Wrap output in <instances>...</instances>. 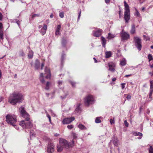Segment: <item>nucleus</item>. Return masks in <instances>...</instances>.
<instances>
[{"instance_id": "nucleus-1", "label": "nucleus", "mask_w": 153, "mask_h": 153, "mask_svg": "<svg viewBox=\"0 0 153 153\" xmlns=\"http://www.w3.org/2000/svg\"><path fill=\"white\" fill-rule=\"evenodd\" d=\"M20 112L22 117L25 119V120H22L20 123V125L22 126L23 128L30 129L33 126L32 121L30 120V115L27 113L24 107L21 106L19 108Z\"/></svg>"}, {"instance_id": "nucleus-2", "label": "nucleus", "mask_w": 153, "mask_h": 153, "mask_svg": "<svg viewBox=\"0 0 153 153\" xmlns=\"http://www.w3.org/2000/svg\"><path fill=\"white\" fill-rule=\"evenodd\" d=\"M24 100L22 93L19 91H14L11 94L8 98V102L11 105H15L22 102Z\"/></svg>"}, {"instance_id": "nucleus-3", "label": "nucleus", "mask_w": 153, "mask_h": 153, "mask_svg": "<svg viewBox=\"0 0 153 153\" xmlns=\"http://www.w3.org/2000/svg\"><path fill=\"white\" fill-rule=\"evenodd\" d=\"M6 121L8 124L13 126L17 130L19 127L15 124L17 121L16 117L14 115L8 114L6 117Z\"/></svg>"}, {"instance_id": "nucleus-4", "label": "nucleus", "mask_w": 153, "mask_h": 153, "mask_svg": "<svg viewBox=\"0 0 153 153\" xmlns=\"http://www.w3.org/2000/svg\"><path fill=\"white\" fill-rule=\"evenodd\" d=\"M125 7V12L124 14V19L126 23H128L129 20L130 19V11L128 5L125 1H124Z\"/></svg>"}, {"instance_id": "nucleus-5", "label": "nucleus", "mask_w": 153, "mask_h": 153, "mask_svg": "<svg viewBox=\"0 0 153 153\" xmlns=\"http://www.w3.org/2000/svg\"><path fill=\"white\" fill-rule=\"evenodd\" d=\"M95 101L94 97L91 95L87 96L84 99L85 104L87 106H88L90 105L93 104Z\"/></svg>"}, {"instance_id": "nucleus-6", "label": "nucleus", "mask_w": 153, "mask_h": 153, "mask_svg": "<svg viewBox=\"0 0 153 153\" xmlns=\"http://www.w3.org/2000/svg\"><path fill=\"white\" fill-rule=\"evenodd\" d=\"M134 40L136 47L139 51H140L142 47L141 39L138 37L135 36L134 37Z\"/></svg>"}, {"instance_id": "nucleus-7", "label": "nucleus", "mask_w": 153, "mask_h": 153, "mask_svg": "<svg viewBox=\"0 0 153 153\" xmlns=\"http://www.w3.org/2000/svg\"><path fill=\"white\" fill-rule=\"evenodd\" d=\"M59 144L63 148L66 149H68L71 146L69 143H68L65 140L62 138L60 139Z\"/></svg>"}, {"instance_id": "nucleus-8", "label": "nucleus", "mask_w": 153, "mask_h": 153, "mask_svg": "<svg viewBox=\"0 0 153 153\" xmlns=\"http://www.w3.org/2000/svg\"><path fill=\"white\" fill-rule=\"evenodd\" d=\"M54 151V146L53 143H48L47 148V152L48 153H52Z\"/></svg>"}, {"instance_id": "nucleus-9", "label": "nucleus", "mask_w": 153, "mask_h": 153, "mask_svg": "<svg viewBox=\"0 0 153 153\" xmlns=\"http://www.w3.org/2000/svg\"><path fill=\"white\" fill-rule=\"evenodd\" d=\"M122 40H126L130 37L129 34L127 33L122 30L120 33Z\"/></svg>"}, {"instance_id": "nucleus-10", "label": "nucleus", "mask_w": 153, "mask_h": 153, "mask_svg": "<svg viewBox=\"0 0 153 153\" xmlns=\"http://www.w3.org/2000/svg\"><path fill=\"white\" fill-rule=\"evenodd\" d=\"M75 119L74 117L66 118L63 119L62 123L63 124H68L71 123Z\"/></svg>"}, {"instance_id": "nucleus-11", "label": "nucleus", "mask_w": 153, "mask_h": 153, "mask_svg": "<svg viewBox=\"0 0 153 153\" xmlns=\"http://www.w3.org/2000/svg\"><path fill=\"white\" fill-rule=\"evenodd\" d=\"M102 31V30L100 29H98L97 30H93V35L95 37H99L101 35Z\"/></svg>"}, {"instance_id": "nucleus-12", "label": "nucleus", "mask_w": 153, "mask_h": 153, "mask_svg": "<svg viewBox=\"0 0 153 153\" xmlns=\"http://www.w3.org/2000/svg\"><path fill=\"white\" fill-rule=\"evenodd\" d=\"M47 28V25H43V26L40 31V33L42 35H43L45 34L46 32V30Z\"/></svg>"}, {"instance_id": "nucleus-13", "label": "nucleus", "mask_w": 153, "mask_h": 153, "mask_svg": "<svg viewBox=\"0 0 153 153\" xmlns=\"http://www.w3.org/2000/svg\"><path fill=\"white\" fill-rule=\"evenodd\" d=\"M3 25L1 22H0V37L1 39H3Z\"/></svg>"}, {"instance_id": "nucleus-14", "label": "nucleus", "mask_w": 153, "mask_h": 153, "mask_svg": "<svg viewBox=\"0 0 153 153\" xmlns=\"http://www.w3.org/2000/svg\"><path fill=\"white\" fill-rule=\"evenodd\" d=\"M45 71L46 73L48 74V75L46 76V78H50L51 76V74L49 68L48 67H46L45 68Z\"/></svg>"}, {"instance_id": "nucleus-15", "label": "nucleus", "mask_w": 153, "mask_h": 153, "mask_svg": "<svg viewBox=\"0 0 153 153\" xmlns=\"http://www.w3.org/2000/svg\"><path fill=\"white\" fill-rule=\"evenodd\" d=\"M40 66V62L37 59L35 60V68L36 69H38Z\"/></svg>"}, {"instance_id": "nucleus-16", "label": "nucleus", "mask_w": 153, "mask_h": 153, "mask_svg": "<svg viewBox=\"0 0 153 153\" xmlns=\"http://www.w3.org/2000/svg\"><path fill=\"white\" fill-rule=\"evenodd\" d=\"M61 28V26L60 25H58L57 26V28L56 29V32H55V35L56 36H57L58 35H59L60 34V33L59 32V30Z\"/></svg>"}, {"instance_id": "nucleus-17", "label": "nucleus", "mask_w": 153, "mask_h": 153, "mask_svg": "<svg viewBox=\"0 0 153 153\" xmlns=\"http://www.w3.org/2000/svg\"><path fill=\"white\" fill-rule=\"evenodd\" d=\"M101 39L102 46L104 47L105 48V45L106 44V40L105 38L103 36H102L101 37Z\"/></svg>"}, {"instance_id": "nucleus-18", "label": "nucleus", "mask_w": 153, "mask_h": 153, "mask_svg": "<svg viewBox=\"0 0 153 153\" xmlns=\"http://www.w3.org/2000/svg\"><path fill=\"white\" fill-rule=\"evenodd\" d=\"M135 25L134 24H133L131 25V28L130 31L131 33V34H133L135 33Z\"/></svg>"}, {"instance_id": "nucleus-19", "label": "nucleus", "mask_w": 153, "mask_h": 153, "mask_svg": "<svg viewBox=\"0 0 153 153\" xmlns=\"http://www.w3.org/2000/svg\"><path fill=\"white\" fill-rule=\"evenodd\" d=\"M80 104H78L76 106V107L75 110V112H79L81 111V108H80Z\"/></svg>"}, {"instance_id": "nucleus-20", "label": "nucleus", "mask_w": 153, "mask_h": 153, "mask_svg": "<svg viewBox=\"0 0 153 153\" xmlns=\"http://www.w3.org/2000/svg\"><path fill=\"white\" fill-rule=\"evenodd\" d=\"M105 57L106 58H109L111 55V53L110 51H106L105 53Z\"/></svg>"}, {"instance_id": "nucleus-21", "label": "nucleus", "mask_w": 153, "mask_h": 153, "mask_svg": "<svg viewBox=\"0 0 153 153\" xmlns=\"http://www.w3.org/2000/svg\"><path fill=\"white\" fill-rule=\"evenodd\" d=\"M57 151L58 152H62V150L63 149V148L62 146L60 144L59 145L57 146Z\"/></svg>"}, {"instance_id": "nucleus-22", "label": "nucleus", "mask_w": 153, "mask_h": 153, "mask_svg": "<svg viewBox=\"0 0 153 153\" xmlns=\"http://www.w3.org/2000/svg\"><path fill=\"white\" fill-rule=\"evenodd\" d=\"M109 67V70L111 71L112 72H114L115 71V69L114 68L113 65L111 64H109L108 65Z\"/></svg>"}, {"instance_id": "nucleus-23", "label": "nucleus", "mask_w": 153, "mask_h": 153, "mask_svg": "<svg viewBox=\"0 0 153 153\" xmlns=\"http://www.w3.org/2000/svg\"><path fill=\"white\" fill-rule=\"evenodd\" d=\"M33 52L32 50H30L29 51L28 55V57L29 59H31L33 57Z\"/></svg>"}, {"instance_id": "nucleus-24", "label": "nucleus", "mask_w": 153, "mask_h": 153, "mask_svg": "<svg viewBox=\"0 0 153 153\" xmlns=\"http://www.w3.org/2000/svg\"><path fill=\"white\" fill-rule=\"evenodd\" d=\"M78 127L81 130H85L86 129V127L82 124H79Z\"/></svg>"}, {"instance_id": "nucleus-25", "label": "nucleus", "mask_w": 153, "mask_h": 153, "mask_svg": "<svg viewBox=\"0 0 153 153\" xmlns=\"http://www.w3.org/2000/svg\"><path fill=\"white\" fill-rule=\"evenodd\" d=\"M120 64L121 66H125L126 65V60L125 59H123L120 61Z\"/></svg>"}, {"instance_id": "nucleus-26", "label": "nucleus", "mask_w": 153, "mask_h": 153, "mask_svg": "<svg viewBox=\"0 0 153 153\" xmlns=\"http://www.w3.org/2000/svg\"><path fill=\"white\" fill-rule=\"evenodd\" d=\"M65 54H62L61 56V65H63L64 63V61L65 59Z\"/></svg>"}, {"instance_id": "nucleus-27", "label": "nucleus", "mask_w": 153, "mask_h": 153, "mask_svg": "<svg viewBox=\"0 0 153 153\" xmlns=\"http://www.w3.org/2000/svg\"><path fill=\"white\" fill-rule=\"evenodd\" d=\"M119 143V141L117 139L116 140H114L113 141V143L114 146H118V144Z\"/></svg>"}, {"instance_id": "nucleus-28", "label": "nucleus", "mask_w": 153, "mask_h": 153, "mask_svg": "<svg viewBox=\"0 0 153 153\" xmlns=\"http://www.w3.org/2000/svg\"><path fill=\"white\" fill-rule=\"evenodd\" d=\"M134 136H138L140 137H142L143 136V134L140 132H135L134 133Z\"/></svg>"}, {"instance_id": "nucleus-29", "label": "nucleus", "mask_w": 153, "mask_h": 153, "mask_svg": "<svg viewBox=\"0 0 153 153\" xmlns=\"http://www.w3.org/2000/svg\"><path fill=\"white\" fill-rule=\"evenodd\" d=\"M66 40L64 38H63L62 42V46L63 47H65L66 45Z\"/></svg>"}, {"instance_id": "nucleus-30", "label": "nucleus", "mask_w": 153, "mask_h": 153, "mask_svg": "<svg viewBox=\"0 0 153 153\" xmlns=\"http://www.w3.org/2000/svg\"><path fill=\"white\" fill-rule=\"evenodd\" d=\"M108 35V39H111L115 37L114 35L110 33H109Z\"/></svg>"}, {"instance_id": "nucleus-31", "label": "nucleus", "mask_w": 153, "mask_h": 153, "mask_svg": "<svg viewBox=\"0 0 153 153\" xmlns=\"http://www.w3.org/2000/svg\"><path fill=\"white\" fill-rule=\"evenodd\" d=\"M148 59H149V62H150L153 59V57L151 54H149L148 56Z\"/></svg>"}, {"instance_id": "nucleus-32", "label": "nucleus", "mask_w": 153, "mask_h": 153, "mask_svg": "<svg viewBox=\"0 0 153 153\" xmlns=\"http://www.w3.org/2000/svg\"><path fill=\"white\" fill-rule=\"evenodd\" d=\"M101 122V120L100 119V117H97L95 120V122L96 123H100Z\"/></svg>"}, {"instance_id": "nucleus-33", "label": "nucleus", "mask_w": 153, "mask_h": 153, "mask_svg": "<svg viewBox=\"0 0 153 153\" xmlns=\"http://www.w3.org/2000/svg\"><path fill=\"white\" fill-rule=\"evenodd\" d=\"M153 90L150 89V92L149 94V98L151 99L152 98V95L153 93Z\"/></svg>"}, {"instance_id": "nucleus-34", "label": "nucleus", "mask_w": 153, "mask_h": 153, "mask_svg": "<svg viewBox=\"0 0 153 153\" xmlns=\"http://www.w3.org/2000/svg\"><path fill=\"white\" fill-rule=\"evenodd\" d=\"M50 82H47L46 83V86L45 88V89L46 90H48L49 89V85H50Z\"/></svg>"}, {"instance_id": "nucleus-35", "label": "nucleus", "mask_w": 153, "mask_h": 153, "mask_svg": "<svg viewBox=\"0 0 153 153\" xmlns=\"http://www.w3.org/2000/svg\"><path fill=\"white\" fill-rule=\"evenodd\" d=\"M15 22L18 25L19 27L20 28V21L17 19H15Z\"/></svg>"}, {"instance_id": "nucleus-36", "label": "nucleus", "mask_w": 153, "mask_h": 153, "mask_svg": "<svg viewBox=\"0 0 153 153\" xmlns=\"http://www.w3.org/2000/svg\"><path fill=\"white\" fill-rule=\"evenodd\" d=\"M135 10L136 12L135 13V16H137L140 17V15L137 10L136 8Z\"/></svg>"}, {"instance_id": "nucleus-37", "label": "nucleus", "mask_w": 153, "mask_h": 153, "mask_svg": "<svg viewBox=\"0 0 153 153\" xmlns=\"http://www.w3.org/2000/svg\"><path fill=\"white\" fill-rule=\"evenodd\" d=\"M64 13L63 12H61L59 13V17L62 18L64 17Z\"/></svg>"}, {"instance_id": "nucleus-38", "label": "nucleus", "mask_w": 153, "mask_h": 153, "mask_svg": "<svg viewBox=\"0 0 153 153\" xmlns=\"http://www.w3.org/2000/svg\"><path fill=\"white\" fill-rule=\"evenodd\" d=\"M150 89L153 90V80H150Z\"/></svg>"}, {"instance_id": "nucleus-39", "label": "nucleus", "mask_w": 153, "mask_h": 153, "mask_svg": "<svg viewBox=\"0 0 153 153\" xmlns=\"http://www.w3.org/2000/svg\"><path fill=\"white\" fill-rule=\"evenodd\" d=\"M149 153H153V148L151 146H150L149 149Z\"/></svg>"}, {"instance_id": "nucleus-40", "label": "nucleus", "mask_w": 153, "mask_h": 153, "mask_svg": "<svg viewBox=\"0 0 153 153\" xmlns=\"http://www.w3.org/2000/svg\"><path fill=\"white\" fill-rule=\"evenodd\" d=\"M71 135L73 137L74 139H76L77 138V134L75 133L72 132L71 134Z\"/></svg>"}, {"instance_id": "nucleus-41", "label": "nucleus", "mask_w": 153, "mask_h": 153, "mask_svg": "<svg viewBox=\"0 0 153 153\" xmlns=\"http://www.w3.org/2000/svg\"><path fill=\"white\" fill-rule=\"evenodd\" d=\"M131 96L130 94H127V96L126 97V98L128 100H130L131 99Z\"/></svg>"}, {"instance_id": "nucleus-42", "label": "nucleus", "mask_w": 153, "mask_h": 153, "mask_svg": "<svg viewBox=\"0 0 153 153\" xmlns=\"http://www.w3.org/2000/svg\"><path fill=\"white\" fill-rule=\"evenodd\" d=\"M67 127L68 129H71L73 128L74 126L72 125H68Z\"/></svg>"}, {"instance_id": "nucleus-43", "label": "nucleus", "mask_w": 153, "mask_h": 153, "mask_svg": "<svg viewBox=\"0 0 153 153\" xmlns=\"http://www.w3.org/2000/svg\"><path fill=\"white\" fill-rule=\"evenodd\" d=\"M40 81L42 83V84H44L45 83V80L43 78H39Z\"/></svg>"}, {"instance_id": "nucleus-44", "label": "nucleus", "mask_w": 153, "mask_h": 153, "mask_svg": "<svg viewBox=\"0 0 153 153\" xmlns=\"http://www.w3.org/2000/svg\"><path fill=\"white\" fill-rule=\"evenodd\" d=\"M47 117L48 118L50 123H51V117L48 114H47Z\"/></svg>"}, {"instance_id": "nucleus-45", "label": "nucleus", "mask_w": 153, "mask_h": 153, "mask_svg": "<svg viewBox=\"0 0 153 153\" xmlns=\"http://www.w3.org/2000/svg\"><path fill=\"white\" fill-rule=\"evenodd\" d=\"M124 123L125 125V126H126V127H128V123L127 122V120H125L124 121Z\"/></svg>"}, {"instance_id": "nucleus-46", "label": "nucleus", "mask_w": 153, "mask_h": 153, "mask_svg": "<svg viewBox=\"0 0 153 153\" xmlns=\"http://www.w3.org/2000/svg\"><path fill=\"white\" fill-rule=\"evenodd\" d=\"M39 16V14H34L32 16V18H34V17H35L36 16Z\"/></svg>"}, {"instance_id": "nucleus-47", "label": "nucleus", "mask_w": 153, "mask_h": 153, "mask_svg": "<svg viewBox=\"0 0 153 153\" xmlns=\"http://www.w3.org/2000/svg\"><path fill=\"white\" fill-rule=\"evenodd\" d=\"M119 17L120 18L122 16V14L121 13V11L120 10L119 12Z\"/></svg>"}, {"instance_id": "nucleus-48", "label": "nucleus", "mask_w": 153, "mask_h": 153, "mask_svg": "<svg viewBox=\"0 0 153 153\" xmlns=\"http://www.w3.org/2000/svg\"><path fill=\"white\" fill-rule=\"evenodd\" d=\"M81 10H80L79 12V15H78V20H79L80 18V16H81Z\"/></svg>"}, {"instance_id": "nucleus-49", "label": "nucleus", "mask_w": 153, "mask_h": 153, "mask_svg": "<svg viewBox=\"0 0 153 153\" xmlns=\"http://www.w3.org/2000/svg\"><path fill=\"white\" fill-rule=\"evenodd\" d=\"M110 122L111 124H112L113 123H114V121L112 119H111L110 120Z\"/></svg>"}, {"instance_id": "nucleus-50", "label": "nucleus", "mask_w": 153, "mask_h": 153, "mask_svg": "<svg viewBox=\"0 0 153 153\" xmlns=\"http://www.w3.org/2000/svg\"><path fill=\"white\" fill-rule=\"evenodd\" d=\"M125 83L121 84L122 88V89H123L125 87Z\"/></svg>"}, {"instance_id": "nucleus-51", "label": "nucleus", "mask_w": 153, "mask_h": 153, "mask_svg": "<svg viewBox=\"0 0 153 153\" xmlns=\"http://www.w3.org/2000/svg\"><path fill=\"white\" fill-rule=\"evenodd\" d=\"M71 84L72 85V86L74 87V85L75 84V83L74 82H71Z\"/></svg>"}, {"instance_id": "nucleus-52", "label": "nucleus", "mask_w": 153, "mask_h": 153, "mask_svg": "<svg viewBox=\"0 0 153 153\" xmlns=\"http://www.w3.org/2000/svg\"><path fill=\"white\" fill-rule=\"evenodd\" d=\"M2 19V14L0 12V20H1Z\"/></svg>"}, {"instance_id": "nucleus-53", "label": "nucleus", "mask_w": 153, "mask_h": 153, "mask_svg": "<svg viewBox=\"0 0 153 153\" xmlns=\"http://www.w3.org/2000/svg\"><path fill=\"white\" fill-rule=\"evenodd\" d=\"M44 66V64L43 63H42L41 65V70H42L43 69V67Z\"/></svg>"}, {"instance_id": "nucleus-54", "label": "nucleus", "mask_w": 153, "mask_h": 153, "mask_svg": "<svg viewBox=\"0 0 153 153\" xmlns=\"http://www.w3.org/2000/svg\"><path fill=\"white\" fill-rule=\"evenodd\" d=\"M43 74L42 73H41L40 75V78H41V77H42V78H43Z\"/></svg>"}, {"instance_id": "nucleus-55", "label": "nucleus", "mask_w": 153, "mask_h": 153, "mask_svg": "<svg viewBox=\"0 0 153 153\" xmlns=\"http://www.w3.org/2000/svg\"><path fill=\"white\" fill-rule=\"evenodd\" d=\"M105 2L107 4L109 3L110 0H105Z\"/></svg>"}, {"instance_id": "nucleus-56", "label": "nucleus", "mask_w": 153, "mask_h": 153, "mask_svg": "<svg viewBox=\"0 0 153 153\" xmlns=\"http://www.w3.org/2000/svg\"><path fill=\"white\" fill-rule=\"evenodd\" d=\"M149 74L152 76L153 75V71H152V72H149Z\"/></svg>"}, {"instance_id": "nucleus-57", "label": "nucleus", "mask_w": 153, "mask_h": 153, "mask_svg": "<svg viewBox=\"0 0 153 153\" xmlns=\"http://www.w3.org/2000/svg\"><path fill=\"white\" fill-rule=\"evenodd\" d=\"M58 83L59 85L62 84V82L61 81H59L58 82Z\"/></svg>"}, {"instance_id": "nucleus-58", "label": "nucleus", "mask_w": 153, "mask_h": 153, "mask_svg": "<svg viewBox=\"0 0 153 153\" xmlns=\"http://www.w3.org/2000/svg\"><path fill=\"white\" fill-rule=\"evenodd\" d=\"M66 95H65L63 97H62V96H61V97L62 98V99H64L66 97Z\"/></svg>"}, {"instance_id": "nucleus-59", "label": "nucleus", "mask_w": 153, "mask_h": 153, "mask_svg": "<svg viewBox=\"0 0 153 153\" xmlns=\"http://www.w3.org/2000/svg\"><path fill=\"white\" fill-rule=\"evenodd\" d=\"M116 80V78H115V77H114V78H113L112 79V81H113V82H114V81H115Z\"/></svg>"}, {"instance_id": "nucleus-60", "label": "nucleus", "mask_w": 153, "mask_h": 153, "mask_svg": "<svg viewBox=\"0 0 153 153\" xmlns=\"http://www.w3.org/2000/svg\"><path fill=\"white\" fill-rule=\"evenodd\" d=\"M93 59H94V62H95V63L97 62V60L96 59V58H94H94Z\"/></svg>"}, {"instance_id": "nucleus-61", "label": "nucleus", "mask_w": 153, "mask_h": 153, "mask_svg": "<svg viewBox=\"0 0 153 153\" xmlns=\"http://www.w3.org/2000/svg\"><path fill=\"white\" fill-rule=\"evenodd\" d=\"M59 135V134L58 133H56L54 135L56 136L57 137Z\"/></svg>"}, {"instance_id": "nucleus-62", "label": "nucleus", "mask_w": 153, "mask_h": 153, "mask_svg": "<svg viewBox=\"0 0 153 153\" xmlns=\"http://www.w3.org/2000/svg\"><path fill=\"white\" fill-rule=\"evenodd\" d=\"M131 75V74H129V75H127L125 76V77H127L128 76H130Z\"/></svg>"}, {"instance_id": "nucleus-63", "label": "nucleus", "mask_w": 153, "mask_h": 153, "mask_svg": "<svg viewBox=\"0 0 153 153\" xmlns=\"http://www.w3.org/2000/svg\"><path fill=\"white\" fill-rule=\"evenodd\" d=\"M53 16V14H51L50 16V17L51 18H52Z\"/></svg>"}, {"instance_id": "nucleus-64", "label": "nucleus", "mask_w": 153, "mask_h": 153, "mask_svg": "<svg viewBox=\"0 0 153 153\" xmlns=\"http://www.w3.org/2000/svg\"><path fill=\"white\" fill-rule=\"evenodd\" d=\"M42 25H40L39 26V29H40L41 28H42Z\"/></svg>"}]
</instances>
